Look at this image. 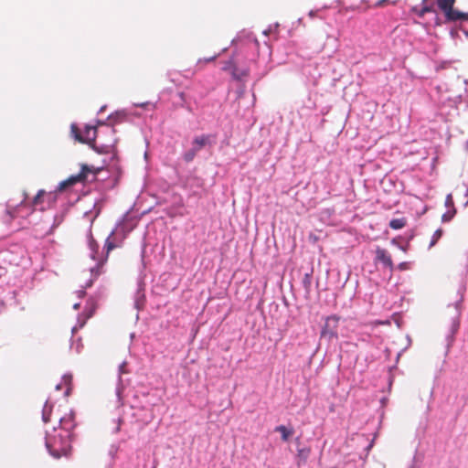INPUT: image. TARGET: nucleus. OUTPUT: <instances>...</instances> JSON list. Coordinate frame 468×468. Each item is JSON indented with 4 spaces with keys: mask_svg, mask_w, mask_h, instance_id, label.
Here are the masks:
<instances>
[{
    "mask_svg": "<svg viewBox=\"0 0 468 468\" xmlns=\"http://www.w3.org/2000/svg\"><path fill=\"white\" fill-rule=\"evenodd\" d=\"M413 10H414V12L417 13V15L420 17H423L425 14L432 12L433 8H432V6H430V5H423L419 11H417L416 8H414Z\"/></svg>",
    "mask_w": 468,
    "mask_h": 468,
    "instance_id": "nucleus-17",
    "label": "nucleus"
},
{
    "mask_svg": "<svg viewBox=\"0 0 468 468\" xmlns=\"http://www.w3.org/2000/svg\"><path fill=\"white\" fill-rule=\"evenodd\" d=\"M388 0H378L375 5L374 6L375 7H382L386 5V3H388Z\"/></svg>",
    "mask_w": 468,
    "mask_h": 468,
    "instance_id": "nucleus-21",
    "label": "nucleus"
},
{
    "mask_svg": "<svg viewBox=\"0 0 468 468\" xmlns=\"http://www.w3.org/2000/svg\"><path fill=\"white\" fill-rule=\"evenodd\" d=\"M105 248H106V250H107V255L109 254V252L111 250H112L114 248H115V245L113 244V242L110 241L109 239H106V242H105Z\"/></svg>",
    "mask_w": 468,
    "mask_h": 468,
    "instance_id": "nucleus-19",
    "label": "nucleus"
},
{
    "mask_svg": "<svg viewBox=\"0 0 468 468\" xmlns=\"http://www.w3.org/2000/svg\"><path fill=\"white\" fill-rule=\"evenodd\" d=\"M197 153V149H195V148L192 146V148H191V149H189L188 151H186V152L185 153V154H184V159H185V161H186V162H187V163H188V162H191V161L195 158V156H196Z\"/></svg>",
    "mask_w": 468,
    "mask_h": 468,
    "instance_id": "nucleus-16",
    "label": "nucleus"
},
{
    "mask_svg": "<svg viewBox=\"0 0 468 468\" xmlns=\"http://www.w3.org/2000/svg\"><path fill=\"white\" fill-rule=\"evenodd\" d=\"M456 0H436L439 8L449 21L468 20V13L453 9Z\"/></svg>",
    "mask_w": 468,
    "mask_h": 468,
    "instance_id": "nucleus-4",
    "label": "nucleus"
},
{
    "mask_svg": "<svg viewBox=\"0 0 468 468\" xmlns=\"http://www.w3.org/2000/svg\"><path fill=\"white\" fill-rule=\"evenodd\" d=\"M407 225V219L405 218H393L389 221V227L392 229H401Z\"/></svg>",
    "mask_w": 468,
    "mask_h": 468,
    "instance_id": "nucleus-12",
    "label": "nucleus"
},
{
    "mask_svg": "<svg viewBox=\"0 0 468 468\" xmlns=\"http://www.w3.org/2000/svg\"><path fill=\"white\" fill-rule=\"evenodd\" d=\"M324 45H323V46H322V48H320V50H319V51L324 50Z\"/></svg>",
    "mask_w": 468,
    "mask_h": 468,
    "instance_id": "nucleus-29",
    "label": "nucleus"
},
{
    "mask_svg": "<svg viewBox=\"0 0 468 468\" xmlns=\"http://www.w3.org/2000/svg\"><path fill=\"white\" fill-rule=\"evenodd\" d=\"M96 303L94 301H89L84 312L79 316V326L83 327L87 320L92 317L96 310Z\"/></svg>",
    "mask_w": 468,
    "mask_h": 468,
    "instance_id": "nucleus-7",
    "label": "nucleus"
},
{
    "mask_svg": "<svg viewBox=\"0 0 468 468\" xmlns=\"http://www.w3.org/2000/svg\"><path fill=\"white\" fill-rule=\"evenodd\" d=\"M70 435L68 431L54 430V434H48L46 446L49 453L55 458L68 456L71 450Z\"/></svg>",
    "mask_w": 468,
    "mask_h": 468,
    "instance_id": "nucleus-2",
    "label": "nucleus"
},
{
    "mask_svg": "<svg viewBox=\"0 0 468 468\" xmlns=\"http://www.w3.org/2000/svg\"><path fill=\"white\" fill-rule=\"evenodd\" d=\"M102 170L101 167H95L93 165H81L79 174L70 176L66 180L59 183L57 190L61 192L67 187L74 186L78 183L93 182L96 180L98 174Z\"/></svg>",
    "mask_w": 468,
    "mask_h": 468,
    "instance_id": "nucleus-3",
    "label": "nucleus"
},
{
    "mask_svg": "<svg viewBox=\"0 0 468 468\" xmlns=\"http://www.w3.org/2000/svg\"><path fill=\"white\" fill-rule=\"evenodd\" d=\"M73 308L76 309V310L79 309L80 308V303H75L73 305Z\"/></svg>",
    "mask_w": 468,
    "mask_h": 468,
    "instance_id": "nucleus-27",
    "label": "nucleus"
},
{
    "mask_svg": "<svg viewBox=\"0 0 468 468\" xmlns=\"http://www.w3.org/2000/svg\"><path fill=\"white\" fill-rule=\"evenodd\" d=\"M376 260L382 262L383 265L388 268L390 271L394 270V263L392 261L391 256L385 249L377 248Z\"/></svg>",
    "mask_w": 468,
    "mask_h": 468,
    "instance_id": "nucleus-6",
    "label": "nucleus"
},
{
    "mask_svg": "<svg viewBox=\"0 0 468 468\" xmlns=\"http://www.w3.org/2000/svg\"><path fill=\"white\" fill-rule=\"evenodd\" d=\"M89 247H90V249L91 250V258L93 260H96L97 259L98 250H99V245L94 240V239L92 238L91 235H90Z\"/></svg>",
    "mask_w": 468,
    "mask_h": 468,
    "instance_id": "nucleus-14",
    "label": "nucleus"
},
{
    "mask_svg": "<svg viewBox=\"0 0 468 468\" xmlns=\"http://www.w3.org/2000/svg\"><path fill=\"white\" fill-rule=\"evenodd\" d=\"M340 317L334 314L326 317L324 324L321 331V337H325L328 340L337 338V328Z\"/></svg>",
    "mask_w": 468,
    "mask_h": 468,
    "instance_id": "nucleus-5",
    "label": "nucleus"
},
{
    "mask_svg": "<svg viewBox=\"0 0 468 468\" xmlns=\"http://www.w3.org/2000/svg\"><path fill=\"white\" fill-rule=\"evenodd\" d=\"M224 70H230L234 79L241 80L249 75L248 69H239L231 61L223 68Z\"/></svg>",
    "mask_w": 468,
    "mask_h": 468,
    "instance_id": "nucleus-8",
    "label": "nucleus"
},
{
    "mask_svg": "<svg viewBox=\"0 0 468 468\" xmlns=\"http://www.w3.org/2000/svg\"><path fill=\"white\" fill-rule=\"evenodd\" d=\"M98 133L97 127L93 125H86L84 134L81 133L75 123L70 125V133L76 141L88 144L99 154L112 153L117 142L114 138L115 130L112 127L106 126L105 134L110 135V139L106 142L98 136Z\"/></svg>",
    "mask_w": 468,
    "mask_h": 468,
    "instance_id": "nucleus-1",
    "label": "nucleus"
},
{
    "mask_svg": "<svg viewBox=\"0 0 468 468\" xmlns=\"http://www.w3.org/2000/svg\"><path fill=\"white\" fill-rule=\"evenodd\" d=\"M135 105L138 107L145 108V107L151 105V103L146 101V102H143V103H136ZM152 107L154 108V105L152 104Z\"/></svg>",
    "mask_w": 468,
    "mask_h": 468,
    "instance_id": "nucleus-23",
    "label": "nucleus"
},
{
    "mask_svg": "<svg viewBox=\"0 0 468 468\" xmlns=\"http://www.w3.org/2000/svg\"><path fill=\"white\" fill-rule=\"evenodd\" d=\"M25 205H26L25 200H23V201L21 202V204L19 205V207H22V206H25Z\"/></svg>",
    "mask_w": 468,
    "mask_h": 468,
    "instance_id": "nucleus-28",
    "label": "nucleus"
},
{
    "mask_svg": "<svg viewBox=\"0 0 468 468\" xmlns=\"http://www.w3.org/2000/svg\"><path fill=\"white\" fill-rule=\"evenodd\" d=\"M170 80L171 82L176 83V80L174 79H171Z\"/></svg>",
    "mask_w": 468,
    "mask_h": 468,
    "instance_id": "nucleus-30",
    "label": "nucleus"
},
{
    "mask_svg": "<svg viewBox=\"0 0 468 468\" xmlns=\"http://www.w3.org/2000/svg\"><path fill=\"white\" fill-rule=\"evenodd\" d=\"M442 233L443 231L441 229H438L437 230H435L429 245L430 248L433 247L438 242V240L441 238Z\"/></svg>",
    "mask_w": 468,
    "mask_h": 468,
    "instance_id": "nucleus-15",
    "label": "nucleus"
},
{
    "mask_svg": "<svg viewBox=\"0 0 468 468\" xmlns=\"http://www.w3.org/2000/svg\"><path fill=\"white\" fill-rule=\"evenodd\" d=\"M47 408H48V405L46 404L45 408H44V411H43V420H44L45 422L48 421V416L46 414Z\"/></svg>",
    "mask_w": 468,
    "mask_h": 468,
    "instance_id": "nucleus-25",
    "label": "nucleus"
},
{
    "mask_svg": "<svg viewBox=\"0 0 468 468\" xmlns=\"http://www.w3.org/2000/svg\"><path fill=\"white\" fill-rule=\"evenodd\" d=\"M46 195V191L41 189L37 192V194L34 197L32 202H31V212H33L37 207H39L40 210H44L43 207V202H44V197Z\"/></svg>",
    "mask_w": 468,
    "mask_h": 468,
    "instance_id": "nucleus-10",
    "label": "nucleus"
},
{
    "mask_svg": "<svg viewBox=\"0 0 468 468\" xmlns=\"http://www.w3.org/2000/svg\"><path fill=\"white\" fill-rule=\"evenodd\" d=\"M445 205L447 207H453V200L452 195H448L445 200Z\"/></svg>",
    "mask_w": 468,
    "mask_h": 468,
    "instance_id": "nucleus-20",
    "label": "nucleus"
},
{
    "mask_svg": "<svg viewBox=\"0 0 468 468\" xmlns=\"http://www.w3.org/2000/svg\"><path fill=\"white\" fill-rule=\"evenodd\" d=\"M275 431H278L282 435V440L287 441L289 438L293 434V429H288L284 425H280L275 428Z\"/></svg>",
    "mask_w": 468,
    "mask_h": 468,
    "instance_id": "nucleus-11",
    "label": "nucleus"
},
{
    "mask_svg": "<svg viewBox=\"0 0 468 468\" xmlns=\"http://www.w3.org/2000/svg\"><path fill=\"white\" fill-rule=\"evenodd\" d=\"M310 452H311L310 448L299 449L297 452V457L299 459L298 464L305 463L310 455Z\"/></svg>",
    "mask_w": 468,
    "mask_h": 468,
    "instance_id": "nucleus-13",
    "label": "nucleus"
},
{
    "mask_svg": "<svg viewBox=\"0 0 468 468\" xmlns=\"http://www.w3.org/2000/svg\"><path fill=\"white\" fill-rule=\"evenodd\" d=\"M455 209L453 208L452 210H450V211H447L446 213H444L442 216H441V220L443 222H448L450 221L455 215Z\"/></svg>",
    "mask_w": 468,
    "mask_h": 468,
    "instance_id": "nucleus-18",
    "label": "nucleus"
},
{
    "mask_svg": "<svg viewBox=\"0 0 468 468\" xmlns=\"http://www.w3.org/2000/svg\"><path fill=\"white\" fill-rule=\"evenodd\" d=\"M99 124H100V125H103V124H104V122H99Z\"/></svg>",
    "mask_w": 468,
    "mask_h": 468,
    "instance_id": "nucleus-31",
    "label": "nucleus"
},
{
    "mask_svg": "<svg viewBox=\"0 0 468 468\" xmlns=\"http://www.w3.org/2000/svg\"><path fill=\"white\" fill-rule=\"evenodd\" d=\"M399 270L405 271L408 269V262H401L398 266Z\"/></svg>",
    "mask_w": 468,
    "mask_h": 468,
    "instance_id": "nucleus-22",
    "label": "nucleus"
},
{
    "mask_svg": "<svg viewBox=\"0 0 468 468\" xmlns=\"http://www.w3.org/2000/svg\"><path fill=\"white\" fill-rule=\"evenodd\" d=\"M216 58H217V56L210 57V58H208L204 59V62H206V63H207V62H210V61L214 60ZM201 62H203V60H202V59H199V60H198V63H201Z\"/></svg>",
    "mask_w": 468,
    "mask_h": 468,
    "instance_id": "nucleus-24",
    "label": "nucleus"
},
{
    "mask_svg": "<svg viewBox=\"0 0 468 468\" xmlns=\"http://www.w3.org/2000/svg\"><path fill=\"white\" fill-rule=\"evenodd\" d=\"M126 366V363H122L121 366H120V371L121 373H126V371L124 370V367Z\"/></svg>",
    "mask_w": 468,
    "mask_h": 468,
    "instance_id": "nucleus-26",
    "label": "nucleus"
},
{
    "mask_svg": "<svg viewBox=\"0 0 468 468\" xmlns=\"http://www.w3.org/2000/svg\"><path fill=\"white\" fill-rule=\"evenodd\" d=\"M214 136L210 134H202L200 136H197L193 140L192 145L198 152L206 145L210 144Z\"/></svg>",
    "mask_w": 468,
    "mask_h": 468,
    "instance_id": "nucleus-9",
    "label": "nucleus"
}]
</instances>
